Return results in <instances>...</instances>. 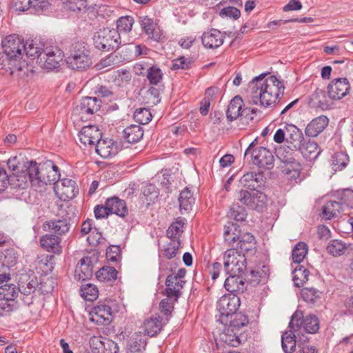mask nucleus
I'll return each instance as SVG.
<instances>
[{"label": "nucleus", "instance_id": "1", "mask_svg": "<svg viewBox=\"0 0 353 353\" xmlns=\"http://www.w3.org/2000/svg\"><path fill=\"white\" fill-rule=\"evenodd\" d=\"M3 52L0 53V73L17 79L27 75L28 66L22 61L25 48L23 39L18 34H10L2 41Z\"/></svg>", "mask_w": 353, "mask_h": 353}, {"label": "nucleus", "instance_id": "2", "mask_svg": "<svg viewBox=\"0 0 353 353\" xmlns=\"http://www.w3.org/2000/svg\"><path fill=\"white\" fill-rule=\"evenodd\" d=\"M265 73L254 77L249 84L250 97L253 104L259 103L264 108L274 105L280 95L284 93L285 86L275 76L265 78Z\"/></svg>", "mask_w": 353, "mask_h": 353}, {"label": "nucleus", "instance_id": "3", "mask_svg": "<svg viewBox=\"0 0 353 353\" xmlns=\"http://www.w3.org/2000/svg\"><path fill=\"white\" fill-rule=\"evenodd\" d=\"M29 172L30 177L33 178V186L55 185L61 176L59 168L52 161H48L39 165L34 161H29Z\"/></svg>", "mask_w": 353, "mask_h": 353}, {"label": "nucleus", "instance_id": "4", "mask_svg": "<svg viewBox=\"0 0 353 353\" xmlns=\"http://www.w3.org/2000/svg\"><path fill=\"white\" fill-rule=\"evenodd\" d=\"M65 61L68 68L72 70H87L92 65L88 45L83 41H77L72 44Z\"/></svg>", "mask_w": 353, "mask_h": 353}, {"label": "nucleus", "instance_id": "5", "mask_svg": "<svg viewBox=\"0 0 353 353\" xmlns=\"http://www.w3.org/2000/svg\"><path fill=\"white\" fill-rule=\"evenodd\" d=\"M93 42L96 48L103 51L117 49L121 44L119 31L109 28L97 31L94 35Z\"/></svg>", "mask_w": 353, "mask_h": 353}, {"label": "nucleus", "instance_id": "6", "mask_svg": "<svg viewBox=\"0 0 353 353\" xmlns=\"http://www.w3.org/2000/svg\"><path fill=\"white\" fill-rule=\"evenodd\" d=\"M223 259L226 274H245L247 261L244 254L236 249H228L224 253Z\"/></svg>", "mask_w": 353, "mask_h": 353}, {"label": "nucleus", "instance_id": "7", "mask_svg": "<svg viewBox=\"0 0 353 353\" xmlns=\"http://www.w3.org/2000/svg\"><path fill=\"white\" fill-rule=\"evenodd\" d=\"M240 306V298L234 293L225 294L217 302L216 308L220 314L218 321L222 324L228 323V318L233 316Z\"/></svg>", "mask_w": 353, "mask_h": 353}, {"label": "nucleus", "instance_id": "8", "mask_svg": "<svg viewBox=\"0 0 353 353\" xmlns=\"http://www.w3.org/2000/svg\"><path fill=\"white\" fill-rule=\"evenodd\" d=\"M294 327L299 331L301 327H303L307 333L315 334L319 330V320L316 316L313 314L304 317L301 311L296 310L292 316L289 323V328L294 329Z\"/></svg>", "mask_w": 353, "mask_h": 353}, {"label": "nucleus", "instance_id": "9", "mask_svg": "<svg viewBox=\"0 0 353 353\" xmlns=\"http://www.w3.org/2000/svg\"><path fill=\"white\" fill-rule=\"evenodd\" d=\"M236 198L242 204L259 212L266 207L267 196L261 191L250 192L241 190L237 192Z\"/></svg>", "mask_w": 353, "mask_h": 353}, {"label": "nucleus", "instance_id": "10", "mask_svg": "<svg viewBox=\"0 0 353 353\" xmlns=\"http://www.w3.org/2000/svg\"><path fill=\"white\" fill-rule=\"evenodd\" d=\"M63 57V52L58 47H47L44 48L43 54L39 55V61L43 68L52 70L60 66Z\"/></svg>", "mask_w": 353, "mask_h": 353}, {"label": "nucleus", "instance_id": "11", "mask_svg": "<svg viewBox=\"0 0 353 353\" xmlns=\"http://www.w3.org/2000/svg\"><path fill=\"white\" fill-rule=\"evenodd\" d=\"M75 181L70 179H63L55 183L54 191L61 200L65 201L74 198L78 192Z\"/></svg>", "mask_w": 353, "mask_h": 353}, {"label": "nucleus", "instance_id": "12", "mask_svg": "<svg viewBox=\"0 0 353 353\" xmlns=\"http://www.w3.org/2000/svg\"><path fill=\"white\" fill-rule=\"evenodd\" d=\"M252 161L260 168L271 169L274 165V156L265 147H258L252 151Z\"/></svg>", "mask_w": 353, "mask_h": 353}, {"label": "nucleus", "instance_id": "13", "mask_svg": "<svg viewBox=\"0 0 353 353\" xmlns=\"http://www.w3.org/2000/svg\"><path fill=\"white\" fill-rule=\"evenodd\" d=\"M20 173H12L8 175V181L12 189H25L30 182L32 185L33 178L30 177V172H29V161L24 163Z\"/></svg>", "mask_w": 353, "mask_h": 353}, {"label": "nucleus", "instance_id": "14", "mask_svg": "<svg viewBox=\"0 0 353 353\" xmlns=\"http://www.w3.org/2000/svg\"><path fill=\"white\" fill-rule=\"evenodd\" d=\"M93 353H117L119 347L113 341L101 336H93L90 340Z\"/></svg>", "mask_w": 353, "mask_h": 353}, {"label": "nucleus", "instance_id": "15", "mask_svg": "<svg viewBox=\"0 0 353 353\" xmlns=\"http://www.w3.org/2000/svg\"><path fill=\"white\" fill-rule=\"evenodd\" d=\"M350 88V83L347 79H334L327 86L328 96L334 100L341 99L348 93Z\"/></svg>", "mask_w": 353, "mask_h": 353}, {"label": "nucleus", "instance_id": "16", "mask_svg": "<svg viewBox=\"0 0 353 353\" xmlns=\"http://www.w3.org/2000/svg\"><path fill=\"white\" fill-rule=\"evenodd\" d=\"M241 186L252 190H257L265 184V177L261 172H250L244 174L240 179Z\"/></svg>", "mask_w": 353, "mask_h": 353}, {"label": "nucleus", "instance_id": "17", "mask_svg": "<svg viewBox=\"0 0 353 353\" xmlns=\"http://www.w3.org/2000/svg\"><path fill=\"white\" fill-rule=\"evenodd\" d=\"M101 137V132L94 125L85 126L79 133V141L84 146L94 147L97 141H99V139Z\"/></svg>", "mask_w": 353, "mask_h": 353}, {"label": "nucleus", "instance_id": "18", "mask_svg": "<svg viewBox=\"0 0 353 353\" xmlns=\"http://www.w3.org/2000/svg\"><path fill=\"white\" fill-rule=\"evenodd\" d=\"M299 330L294 327L290 328L289 330L285 331L281 336V345L283 350L285 353H290L294 351L296 343H299L300 341L305 342L307 339L303 336V338H299V340H297L296 332Z\"/></svg>", "mask_w": 353, "mask_h": 353}, {"label": "nucleus", "instance_id": "19", "mask_svg": "<svg viewBox=\"0 0 353 353\" xmlns=\"http://www.w3.org/2000/svg\"><path fill=\"white\" fill-rule=\"evenodd\" d=\"M101 101L97 97H85L82 98L77 105L76 110L81 114L92 115L99 110Z\"/></svg>", "mask_w": 353, "mask_h": 353}, {"label": "nucleus", "instance_id": "20", "mask_svg": "<svg viewBox=\"0 0 353 353\" xmlns=\"http://www.w3.org/2000/svg\"><path fill=\"white\" fill-rule=\"evenodd\" d=\"M140 24L141 28L144 30L148 37L154 41H159L162 37L163 32L159 26L153 21L152 19L148 16L140 17Z\"/></svg>", "mask_w": 353, "mask_h": 353}, {"label": "nucleus", "instance_id": "21", "mask_svg": "<svg viewBox=\"0 0 353 353\" xmlns=\"http://www.w3.org/2000/svg\"><path fill=\"white\" fill-rule=\"evenodd\" d=\"M229 276L226 278L224 286L225 288L231 293L243 292L245 289V278L243 276V274H228Z\"/></svg>", "mask_w": 353, "mask_h": 353}, {"label": "nucleus", "instance_id": "22", "mask_svg": "<svg viewBox=\"0 0 353 353\" xmlns=\"http://www.w3.org/2000/svg\"><path fill=\"white\" fill-rule=\"evenodd\" d=\"M329 119L321 115L312 119L305 128V134L308 137H316L327 126Z\"/></svg>", "mask_w": 353, "mask_h": 353}, {"label": "nucleus", "instance_id": "23", "mask_svg": "<svg viewBox=\"0 0 353 353\" xmlns=\"http://www.w3.org/2000/svg\"><path fill=\"white\" fill-rule=\"evenodd\" d=\"M112 316V308L105 304H100L93 307L90 319L97 324L109 323Z\"/></svg>", "mask_w": 353, "mask_h": 353}, {"label": "nucleus", "instance_id": "24", "mask_svg": "<svg viewBox=\"0 0 353 353\" xmlns=\"http://www.w3.org/2000/svg\"><path fill=\"white\" fill-rule=\"evenodd\" d=\"M286 142L288 148L296 150L301 147V143L304 141L302 132L294 125H286Z\"/></svg>", "mask_w": 353, "mask_h": 353}, {"label": "nucleus", "instance_id": "25", "mask_svg": "<svg viewBox=\"0 0 353 353\" xmlns=\"http://www.w3.org/2000/svg\"><path fill=\"white\" fill-rule=\"evenodd\" d=\"M202 43L208 48H217L223 43V37L221 32L216 29L204 32L201 37Z\"/></svg>", "mask_w": 353, "mask_h": 353}, {"label": "nucleus", "instance_id": "26", "mask_svg": "<svg viewBox=\"0 0 353 353\" xmlns=\"http://www.w3.org/2000/svg\"><path fill=\"white\" fill-rule=\"evenodd\" d=\"M326 250L330 254L339 257L349 253L352 248L350 243H345L342 240L334 239L328 243Z\"/></svg>", "mask_w": 353, "mask_h": 353}, {"label": "nucleus", "instance_id": "27", "mask_svg": "<svg viewBox=\"0 0 353 353\" xmlns=\"http://www.w3.org/2000/svg\"><path fill=\"white\" fill-rule=\"evenodd\" d=\"M162 318L159 316H153L144 321L141 327L144 334L153 336L157 334L162 329Z\"/></svg>", "mask_w": 353, "mask_h": 353}, {"label": "nucleus", "instance_id": "28", "mask_svg": "<svg viewBox=\"0 0 353 353\" xmlns=\"http://www.w3.org/2000/svg\"><path fill=\"white\" fill-rule=\"evenodd\" d=\"M60 242L59 237L52 234H46L40 239V244L42 248H45L48 252H52L55 254H60L61 252L62 249Z\"/></svg>", "mask_w": 353, "mask_h": 353}, {"label": "nucleus", "instance_id": "29", "mask_svg": "<svg viewBox=\"0 0 353 353\" xmlns=\"http://www.w3.org/2000/svg\"><path fill=\"white\" fill-rule=\"evenodd\" d=\"M106 205L110 214H115L121 217H124L128 214V208L125 201L118 197L108 199Z\"/></svg>", "mask_w": 353, "mask_h": 353}, {"label": "nucleus", "instance_id": "30", "mask_svg": "<svg viewBox=\"0 0 353 353\" xmlns=\"http://www.w3.org/2000/svg\"><path fill=\"white\" fill-rule=\"evenodd\" d=\"M255 244L254 236L250 233H245L239 236L238 242L233 249H236L239 252L245 254V253L254 250Z\"/></svg>", "mask_w": 353, "mask_h": 353}, {"label": "nucleus", "instance_id": "31", "mask_svg": "<svg viewBox=\"0 0 353 353\" xmlns=\"http://www.w3.org/2000/svg\"><path fill=\"white\" fill-rule=\"evenodd\" d=\"M296 150H299L305 159H316L321 152L318 144L310 140L302 141L301 147L297 148Z\"/></svg>", "mask_w": 353, "mask_h": 353}, {"label": "nucleus", "instance_id": "32", "mask_svg": "<svg viewBox=\"0 0 353 353\" xmlns=\"http://www.w3.org/2000/svg\"><path fill=\"white\" fill-rule=\"evenodd\" d=\"M347 205L345 203L330 201L323 207V216L327 219H331L344 211Z\"/></svg>", "mask_w": 353, "mask_h": 353}, {"label": "nucleus", "instance_id": "33", "mask_svg": "<svg viewBox=\"0 0 353 353\" xmlns=\"http://www.w3.org/2000/svg\"><path fill=\"white\" fill-rule=\"evenodd\" d=\"M94 148L96 152L103 158H108L115 154L116 148L112 139L99 138Z\"/></svg>", "mask_w": 353, "mask_h": 353}, {"label": "nucleus", "instance_id": "34", "mask_svg": "<svg viewBox=\"0 0 353 353\" xmlns=\"http://www.w3.org/2000/svg\"><path fill=\"white\" fill-rule=\"evenodd\" d=\"M143 136V130L140 125H131L123 131V137L127 142L135 143L139 142Z\"/></svg>", "mask_w": 353, "mask_h": 353}, {"label": "nucleus", "instance_id": "35", "mask_svg": "<svg viewBox=\"0 0 353 353\" xmlns=\"http://www.w3.org/2000/svg\"><path fill=\"white\" fill-rule=\"evenodd\" d=\"M243 104L242 98L238 95L230 101L226 111L227 119L230 121H232L240 117Z\"/></svg>", "mask_w": 353, "mask_h": 353}, {"label": "nucleus", "instance_id": "36", "mask_svg": "<svg viewBox=\"0 0 353 353\" xmlns=\"http://www.w3.org/2000/svg\"><path fill=\"white\" fill-rule=\"evenodd\" d=\"M194 200L193 194L189 188H185L180 192L179 202L181 214L187 213L192 210Z\"/></svg>", "mask_w": 353, "mask_h": 353}, {"label": "nucleus", "instance_id": "37", "mask_svg": "<svg viewBox=\"0 0 353 353\" xmlns=\"http://www.w3.org/2000/svg\"><path fill=\"white\" fill-rule=\"evenodd\" d=\"M25 48L23 54L25 52L26 55L32 59L38 57L39 55L43 54V44L37 39H32L26 41L24 43Z\"/></svg>", "mask_w": 353, "mask_h": 353}, {"label": "nucleus", "instance_id": "38", "mask_svg": "<svg viewBox=\"0 0 353 353\" xmlns=\"http://www.w3.org/2000/svg\"><path fill=\"white\" fill-rule=\"evenodd\" d=\"M168 276L165 281V294L169 298H174V301H176L180 296V292L183 288L185 281H179L178 279L174 281V279L168 281Z\"/></svg>", "mask_w": 353, "mask_h": 353}, {"label": "nucleus", "instance_id": "39", "mask_svg": "<svg viewBox=\"0 0 353 353\" xmlns=\"http://www.w3.org/2000/svg\"><path fill=\"white\" fill-rule=\"evenodd\" d=\"M90 259L83 258L77 264L75 270V276H79V279L85 280L92 275V268L90 266Z\"/></svg>", "mask_w": 353, "mask_h": 353}, {"label": "nucleus", "instance_id": "40", "mask_svg": "<svg viewBox=\"0 0 353 353\" xmlns=\"http://www.w3.org/2000/svg\"><path fill=\"white\" fill-rule=\"evenodd\" d=\"M132 73L129 70H119L113 76L112 82L117 87H125L132 80Z\"/></svg>", "mask_w": 353, "mask_h": 353}, {"label": "nucleus", "instance_id": "41", "mask_svg": "<svg viewBox=\"0 0 353 353\" xmlns=\"http://www.w3.org/2000/svg\"><path fill=\"white\" fill-rule=\"evenodd\" d=\"M49 229L52 230L57 234L62 235L68 232L70 222L68 219L51 220L46 223Z\"/></svg>", "mask_w": 353, "mask_h": 353}, {"label": "nucleus", "instance_id": "42", "mask_svg": "<svg viewBox=\"0 0 353 353\" xmlns=\"http://www.w3.org/2000/svg\"><path fill=\"white\" fill-rule=\"evenodd\" d=\"M117 271L113 267L104 266L96 273L97 279L103 282H112L116 280Z\"/></svg>", "mask_w": 353, "mask_h": 353}, {"label": "nucleus", "instance_id": "43", "mask_svg": "<svg viewBox=\"0 0 353 353\" xmlns=\"http://www.w3.org/2000/svg\"><path fill=\"white\" fill-rule=\"evenodd\" d=\"M349 162L348 155L343 152L334 153L332 157L331 165L334 171L341 170L347 166Z\"/></svg>", "mask_w": 353, "mask_h": 353}, {"label": "nucleus", "instance_id": "44", "mask_svg": "<svg viewBox=\"0 0 353 353\" xmlns=\"http://www.w3.org/2000/svg\"><path fill=\"white\" fill-rule=\"evenodd\" d=\"M322 292L315 288H305L301 291L303 299L310 304H315L321 299Z\"/></svg>", "mask_w": 353, "mask_h": 353}, {"label": "nucleus", "instance_id": "45", "mask_svg": "<svg viewBox=\"0 0 353 353\" xmlns=\"http://www.w3.org/2000/svg\"><path fill=\"white\" fill-rule=\"evenodd\" d=\"M19 290L13 284H4L0 287V298L14 301L17 297Z\"/></svg>", "mask_w": 353, "mask_h": 353}, {"label": "nucleus", "instance_id": "46", "mask_svg": "<svg viewBox=\"0 0 353 353\" xmlns=\"http://www.w3.org/2000/svg\"><path fill=\"white\" fill-rule=\"evenodd\" d=\"M228 216L236 221L241 222L245 220L247 212L243 206L239 205L238 203H235L230 207L228 213Z\"/></svg>", "mask_w": 353, "mask_h": 353}, {"label": "nucleus", "instance_id": "47", "mask_svg": "<svg viewBox=\"0 0 353 353\" xmlns=\"http://www.w3.org/2000/svg\"><path fill=\"white\" fill-rule=\"evenodd\" d=\"M81 296L88 301H92L98 297L99 291L97 288L92 284L88 283L81 288Z\"/></svg>", "mask_w": 353, "mask_h": 353}, {"label": "nucleus", "instance_id": "48", "mask_svg": "<svg viewBox=\"0 0 353 353\" xmlns=\"http://www.w3.org/2000/svg\"><path fill=\"white\" fill-rule=\"evenodd\" d=\"M307 253V245L304 242L298 243L292 250V257L294 263H301Z\"/></svg>", "mask_w": 353, "mask_h": 353}, {"label": "nucleus", "instance_id": "49", "mask_svg": "<svg viewBox=\"0 0 353 353\" xmlns=\"http://www.w3.org/2000/svg\"><path fill=\"white\" fill-rule=\"evenodd\" d=\"M145 341H142L141 336L138 334H134L128 343V353H140L142 345Z\"/></svg>", "mask_w": 353, "mask_h": 353}, {"label": "nucleus", "instance_id": "50", "mask_svg": "<svg viewBox=\"0 0 353 353\" xmlns=\"http://www.w3.org/2000/svg\"><path fill=\"white\" fill-rule=\"evenodd\" d=\"M310 275L309 271L301 267L299 269H295L294 271L293 281L294 285L297 287L302 286L308 280Z\"/></svg>", "mask_w": 353, "mask_h": 353}, {"label": "nucleus", "instance_id": "51", "mask_svg": "<svg viewBox=\"0 0 353 353\" xmlns=\"http://www.w3.org/2000/svg\"><path fill=\"white\" fill-rule=\"evenodd\" d=\"M180 246V241L171 240L163 250V255L168 259H173L176 256Z\"/></svg>", "mask_w": 353, "mask_h": 353}, {"label": "nucleus", "instance_id": "52", "mask_svg": "<svg viewBox=\"0 0 353 353\" xmlns=\"http://www.w3.org/2000/svg\"><path fill=\"white\" fill-rule=\"evenodd\" d=\"M152 117L150 111L145 108L137 109L134 113V119L141 125L148 123L151 121Z\"/></svg>", "mask_w": 353, "mask_h": 353}, {"label": "nucleus", "instance_id": "53", "mask_svg": "<svg viewBox=\"0 0 353 353\" xmlns=\"http://www.w3.org/2000/svg\"><path fill=\"white\" fill-rule=\"evenodd\" d=\"M134 19L130 16H125L120 17L117 22V30L121 32H129L132 30Z\"/></svg>", "mask_w": 353, "mask_h": 353}, {"label": "nucleus", "instance_id": "54", "mask_svg": "<svg viewBox=\"0 0 353 353\" xmlns=\"http://www.w3.org/2000/svg\"><path fill=\"white\" fill-rule=\"evenodd\" d=\"M63 6L65 9L70 11H81L88 7L87 0H64Z\"/></svg>", "mask_w": 353, "mask_h": 353}, {"label": "nucleus", "instance_id": "55", "mask_svg": "<svg viewBox=\"0 0 353 353\" xmlns=\"http://www.w3.org/2000/svg\"><path fill=\"white\" fill-rule=\"evenodd\" d=\"M183 224L181 221L173 223L167 230V236L170 240L180 241V236L183 232Z\"/></svg>", "mask_w": 353, "mask_h": 353}, {"label": "nucleus", "instance_id": "56", "mask_svg": "<svg viewBox=\"0 0 353 353\" xmlns=\"http://www.w3.org/2000/svg\"><path fill=\"white\" fill-rule=\"evenodd\" d=\"M283 162L285 164L284 171L286 174H290L292 172H294L293 176H295L296 174L299 175V172L301 170V164L293 157H284Z\"/></svg>", "mask_w": 353, "mask_h": 353}, {"label": "nucleus", "instance_id": "57", "mask_svg": "<svg viewBox=\"0 0 353 353\" xmlns=\"http://www.w3.org/2000/svg\"><path fill=\"white\" fill-rule=\"evenodd\" d=\"M162 77L163 73L159 68L153 65L148 69L147 78L151 84L157 85Z\"/></svg>", "mask_w": 353, "mask_h": 353}, {"label": "nucleus", "instance_id": "58", "mask_svg": "<svg viewBox=\"0 0 353 353\" xmlns=\"http://www.w3.org/2000/svg\"><path fill=\"white\" fill-rule=\"evenodd\" d=\"M233 228L236 230L235 225L233 223L231 224V225L228 226L224 231L223 236L225 241L228 242L230 245L235 248V243L238 242L240 236L232 232Z\"/></svg>", "mask_w": 353, "mask_h": 353}, {"label": "nucleus", "instance_id": "59", "mask_svg": "<svg viewBox=\"0 0 353 353\" xmlns=\"http://www.w3.org/2000/svg\"><path fill=\"white\" fill-rule=\"evenodd\" d=\"M52 0H32V9L34 12L41 14L50 9Z\"/></svg>", "mask_w": 353, "mask_h": 353}, {"label": "nucleus", "instance_id": "60", "mask_svg": "<svg viewBox=\"0 0 353 353\" xmlns=\"http://www.w3.org/2000/svg\"><path fill=\"white\" fill-rule=\"evenodd\" d=\"M234 318L230 320V326L233 328H239L248 323V317L241 313H234Z\"/></svg>", "mask_w": 353, "mask_h": 353}, {"label": "nucleus", "instance_id": "61", "mask_svg": "<svg viewBox=\"0 0 353 353\" xmlns=\"http://www.w3.org/2000/svg\"><path fill=\"white\" fill-rule=\"evenodd\" d=\"M221 17H228L230 19H237L241 16V12L239 9L233 6H228L223 8L219 13Z\"/></svg>", "mask_w": 353, "mask_h": 353}, {"label": "nucleus", "instance_id": "62", "mask_svg": "<svg viewBox=\"0 0 353 353\" xmlns=\"http://www.w3.org/2000/svg\"><path fill=\"white\" fill-rule=\"evenodd\" d=\"M143 194L147 201H153L158 196V192L155 185L148 184L143 189Z\"/></svg>", "mask_w": 353, "mask_h": 353}, {"label": "nucleus", "instance_id": "63", "mask_svg": "<svg viewBox=\"0 0 353 353\" xmlns=\"http://www.w3.org/2000/svg\"><path fill=\"white\" fill-rule=\"evenodd\" d=\"M120 247L118 245H111L106 251V258L112 262L117 261L120 258Z\"/></svg>", "mask_w": 353, "mask_h": 353}, {"label": "nucleus", "instance_id": "64", "mask_svg": "<svg viewBox=\"0 0 353 353\" xmlns=\"http://www.w3.org/2000/svg\"><path fill=\"white\" fill-rule=\"evenodd\" d=\"M248 282L253 286L258 285L263 277V273L259 271L250 270L248 274L245 275Z\"/></svg>", "mask_w": 353, "mask_h": 353}]
</instances>
